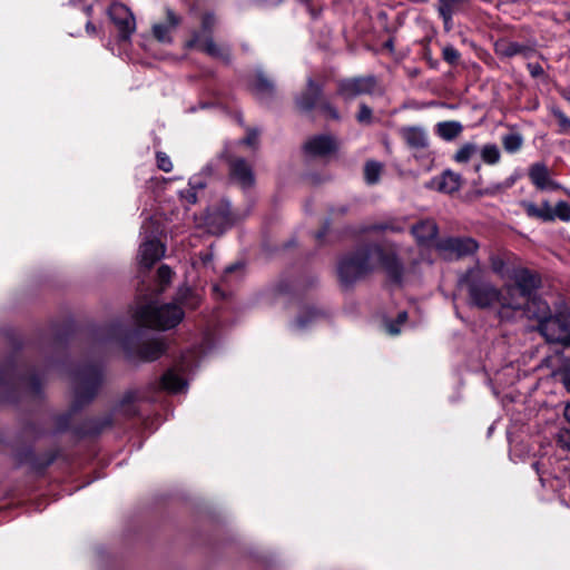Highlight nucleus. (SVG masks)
<instances>
[{
	"mask_svg": "<svg viewBox=\"0 0 570 570\" xmlns=\"http://www.w3.org/2000/svg\"><path fill=\"white\" fill-rule=\"evenodd\" d=\"M215 23V18L214 16L212 14H206L204 18H203V29L204 31H210L212 27L214 26Z\"/></svg>",
	"mask_w": 570,
	"mask_h": 570,
	"instance_id": "obj_45",
	"label": "nucleus"
},
{
	"mask_svg": "<svg viewBox=\"0 0 570 570\" xmlns=\"http://www.w3.org/2000/svg\"><path fill=\"white\" fill-rule=\"evenodd\" d=\"M156 159H157V166H158L159 169H161L165 173L171 171L173 163H171V160H170L168 155H166L165 153L159 151L156 155Z\"/></svg>",
	"mask_w": 570,
	"mask_h": 570,
	"instance_id": "obj_39",
	"label": "nucleus"
},
{
	"mask_svg": "<svg viewBox=\"0 0 570 570\" xmlns=\"http://www.w3.org/2000/svg\"><path fill=\"white\" fill-rule=\"evenodd\" d=\"M510 278L514 282V285H505L504 292L508 296V302L517 304L509 305V309H522L527 315L529 306L531 308L539 307V302L542 299L537 297L534 292L540 285V277L529 269L517 268L513 269Z\"/></svg>",
	"mask_w": 570,
	"mask_h": 570,
	"instance_id": "obj_3",
	"label": "nucleus"
},
{
	"mask_svg": "<svg viewBox=\"0 0 570 570\" xmlns=\"http://www.w3.org/2000/svg\"><path fill=\"white\" fill-rule=\"evenodd\" d=\"M407 318V314L406 312H401L399 315H397V318L395 322H392V321H387L385 323V330L389 334L391 335H397L400 332H401V328H400V324H403L405 323Z\"/></svg>",
	"mask_w": 570,
	"mask_h": 570,
	"instance_id": "obj_37",
	"label": "nucleus"
},
{
	"mask_svg": "<svg viewBox=\"0 0 570 570\" xmlns=\"http://www.w3.org/2000/svg\"><path fill=\"white\" fill-rule=\"evenodd\" d=\"M553 116L558 119V122L562 128V132L570 128V118H568L561 110H553Z\"/></svg>",
	"mask_w": 570,
	"mask_h": 570,
	"instance_id": "obj_41",
	"label": "nucleus"
},
{
	"mask_svg": "<svg viewBox=\"0 0 570 570\" xmlns=\"http://www.w3.org/2000/svg\"><path fill=\"white\" fill-rule=\"evenodd\" d=\"M230 179L243 189L254 185L255 178L250 165L243 158H235L229 163Z\"/></svg>",
	"mask_w": 570,
	"mask_h": 570,
	"instance_id": "obj_14",
	"label": "nucleus"
},
{
	"mask_svg": "<svg viewBox=\"0 0 570 570\" xmlns=\"http://www.w3.org/2000/svg\"><path fill=\"white\" fill-rule=\"evenodd\" d=\"M515 183V178L509 177L502 183L492 184L485 188L479 189L476 193L479 196H495L509 188H511Z\"/></svg>",
	"mask_w": 570,
	"mask_h": 570,
	"instance_id": "obj_30",
	"label": "nucleus"
},
{
	"mask_svg": "<svg viewBox=\"0 0 570 570\" xmlns=\"http://www.w3.org/2000/svg\"><path fill=\"white\" fill-rule=\"evenodd\" d=\"M567 336L568 337H566L563 345L570 346V324L568 325V328H567Z\"/></svg>",
	"mask_w": 570,
	"mask_h": 570,
	"instance_id": "obj_51",
	"label": "nucleus"
},
{
	"mask_svg": "<svg viewBox=\"0 0 570 570\" xmlns=\"http://www.w3.org/2000/svg\"><path fill=\"white\" fill-rule=\"evenodd\" d=\"M321 94V88L311 78L307 81L306 91L297 98V104L302 109L308 110L313 108Z\"/></svg>",
	"mask_w": 570,
	"mask_h": 570,
	"instance_id": "obj_24",
	"label": "nucleus"
},
{
	"mask_svg": "<svg viewBox=\"0 0 570 570\" xmlns=\"http://www.w3.org/2000/svg\"><path fill=\"white\" fill-rule=\"evenodd\" d=\"M187 293H189V289H188V288L180 289V291H179V301L185 299V295H186Z\"/></svg>",
	"mask_w": 570,
	"mask_h": 570,
	"instance_id": "obj_52",
	"label": "nucleus"
},
{
	"mask_svg": "<svg viewBox=\"0 0 570 570\" xmlns=\"http://www.w3.org/2000/svg\"><path fill=\"white\" fill-rule=\"evenodd\" d=\"M376 85L374 77H361L344 80L340 83L338 92L345 99H351L360 95L373 92Z\"/></svg>",
	"mask_w": 570,
	"mask_h": 570,
	"instance_id": "obj_10",
	"label": "nucleus"
},
{
	"mask_svg": "<svg viewBox=\"0 0 570 570\" xmlns=\"http://www.w3.org/2000/svg\"><path fill=\"white\" fill-rule=\"evenodd\" d=\"M480 156L485 164L495 165L501 159V151L495 144H485L480 150Z\"/></svg>",
	"mask_w": 570,
	"mask_h": 570,
	"instance_id": "obj_31",
	"label": "nucleus"
},
{
	"mask_svg": "<svg viewBox=\"0 0 570 570\" xmlns=\"http://www.w3.org/2000/svg\"><path fill=\"white\" fill-rule=\"evenodd\" d=\"M258 140V132L255 130H252L247 134V136L240 141L244 145L254 147L256 146Z\"/></svg>",
	"mask_w": 570,
	"mask_h": 570,
	"instance_id": "obj_43",
	"label": "nucleus"
},
{
	"mask_svg": "<svg viewBox=\"0 0 570 570\" xmlns=\"http://www.w3.org/2000/svg\"><path fill=\"white\" fill-rule=\"evenodd\" d=\"M371 116H372V110L367 106L361 105L360 111L357 114V120L360 122H367V121H370Z\"/></svg>",
	"mask_w": 570,
	"mask_h": 570,
	"instance_id": "obj_42",
	"label": "nucleus"
},
{
	"mask_svg": "<svg viewBox=\"0 0 570 570\" xmlns=\"http://www.w3.org/2000/svg\"><path fill=\"white\" fill-rule=\"evenodd\" d=\"M336 148V140L328 135H318L312 137L304 145L306 155L311 157H325L334 153Z\"/></svg>",
	"mask_w": 570,
	"mask_h": 570,
	"instance_id": "obj_13",
	"label": "nucleus"
},
{
	"mask_svg": "<svg viewBox=\"0 0 570 570\" xmlns=\"http://www.w3.org/2000/svg\"><path fill=\"white\" fill-rule=\"evenodd\" d=\"M542 365L552 370V372H557L559 368L563 367V357L559 353H556L553 356H548L543 360Z\"/></svg>",
	"mask_w": 570,
	"mask_h": 570,
	"instance_id": "obj_38",
	"label": "nucleus"
},
{
	"mask_svg": "<svg viewBox=\"0 0 570 570\" xmlns=\"http://www.w3.org/2000/svg\"><path fill=\"white\" fill-rule=\"evenodd\" d=\"M253 87H254L255 92L262 99L271 96L274 90L273 83L261 71H258L256 73V78H255V82H254Z\"/></svg>",
	"mask_w": 570,
	"mask_h": 570,
	"instance_id": "obj_29",
	"label": "nucleus"
},
{
	"mask_svg": "<svg viewBox=\"0 0 570 570\" xmlns=\"http://www.w3.org/2000/svg\"><path fill=\"white\" fill-rule=\"evenodd\" d=\"M529 178L541 190L561 188L560 184L551 179L548 167L542 163H535L530 167Z\"/></svg>",
	"mask_w": 570,
	"mask_h": 570,
	"instance_id": "obj_17",
	"label": "nucleus"
},
{
	"mask_svg": "<svg viewBox=\"0 0 570 570\" xmlns=\"http://www.w3.org/2000/svg\"><path fill=\"white\" fill-rule=\"evenodd\" d=\"M438 190L446 194H452L461 187V176L453 171H444L436 180Z\"/></svg>",
	"mask_w": 570,
	"mask_h": 570,
	"instance_id": "obj_22",
	"label": "nucleus"
},
{
	"mask_svg": "<svg viewBox=\"0 0 570 570\" xmlns=\"http://www.w3.org/2000/svg\"><path fill=\"white\" fill-rule=\"evenodd\" d=\"M213 173L212 166H206L199 174L189 178L188 187L179 191V198L184 205H194L198 199V193L202 191L206 185V177Z\"/></svg>",
	"mask_w": 570,
	"mask_h": 570,
	"instance_id": "obj_11",
	"label": "nucleus"
},
{
	"mask_svg": "<svg viewBox=\"0 0 570 570\" xmlns=\"http://www.w3.org/2000/svg\"><path fill=\"white\" fill-rule=\"evenodd\" d=\"M552 222L560 219L562 222H570V204L560 200L554 207L551 206Z\"/></svg>",
	"mask_w": 570,
	"mask_h": 570,
	"instance_id": "obj_34",
	"label": "nucleus"
},
{
	"mask_svg": "<svg viewBox=\"0 0 570 570\" xmlns=\"http://www.w3.org/2000/svg\"><path fill=\"white\" fill-rule=\"evenodd\" d=\"M442 57L446 62L453 65L459 60L460 53L453 46H445L442 49Z\"/></svg>",
	"mask_w": 570,
	"mask_h": 570,
	"instance_id": "obj_40",
	"label": "nucleus"
},
{
	"mask_svg": "<svg viewBox=\"0 0 570 570\" xmlns=\"http://www.w3.org/2000/svg\"><path fill=\"white\" fill-rule=\"evenodd\" d=\"M86 30H87L88 33H95L96 32V27L90 21H88L86 23Z\"/></svg>",
	"mask_w": 570,
	"mask_h": 570,
	"instance_id": "obj_48",
	"label": "nucleus"
},
{
	"mask_svg": "<svg viewBox=\"0 0 570 570\" xmlns=\"http://www.w3.org/2000/svg\"><path fill=\"white\" fill-rule=\"evenodd\" d=\"M412 234L422 246H430L436 238L438 226L432 219H425L412 227Z\"/></svg>",
	"mask_w": 570,
	"mask_h": 570,
	"instance_id": "obj_18",
	"label": "nucleus"
},
{
	"mask_svg": "<svg viewBox=\"0 0 570 570\" xmlns=\"http://www.w3.org/2000/svg\"><path fill=\"white\" fill-rule=\"evenodd\" d=\"M564 417L567 419L568 422H570V402L567 404L564 409Z\"/></svg>",
	"mask_w": 570,
	"mask_h": 570,
	"instance_id": "obj_50",
	"label": "nucleus"
},
{
	"mask_svg": "<svg viewBox=\"0 0 570 570\" xmlns=\"http://www.w3.org/2000/svg\"><path fill=\"white\" fill-rule=\"evenodd\" d=\"M435 247L444 258L454 259L475 253L479 244L471 237H449L436 242Z\"/></svg>",
	"mask_w": 570,
	"mask_h": 570,
	"instance_id": "obj_6",
	"label": "nucleus"
},
{
	"mask_svg": "<svg viewBox=\"0 0 570 570\" xmlns=\"http://www.w3.org/2000/svg\"><path fill=\"white\" fill-rule=\"evenodd\" d=\"M165 255L164 245L155 239L146 236L145 240L139 247L138 261L139 265L145 268H150L156 262H158Z\"/></svg>",
	"mask_w": 570,
	"mask_h": 570,
	"instance_id": "obj_12",
	"label": "nucleus"
},
{
	"mask_svg": "<svg viewBox=\"0 0 570 570\" xmlns=\"http://www.w3.org/2000/svg\"><path fill=\"white\" fill-rule=\"evenodd\" d=\"M108 16L118 28L120 38L129 39L135 31V18L129 9L121 3H112L108 9Z\"/></svg>",
	"mask_w": 570,
	"mask_h": 570,
	"instance_id": "obj_9",
	"label": "nucleus"
},
{
	"mask_svg": "<svg viewBox=\"0 0 570 570\" xmlns=\"http://www.w3.org/2000/svg\"><path fill=\"white\" fill-rule=\"evenodd\" d=\"M134 317L139 325L157 330H169L181 322L184 312L177 303H167L159 306L148 303L138 306Z\"/></svg>",
	"mask_w": 570,
	"mask_h": 570,
	"instance_id": "obj_4",
	"label": "nucleus"
},
{
	"mask_svg": "<svg viewBox=\"0 0 570 570\" xmlns=\"http://www.w3.org/2000/svg\"><path fill=\"white\" fill-rule=\"evenodd\" d=\"M459 285L468 292L470 304L479 308L498 305L502 309H509V305L515 304L508 302L504 287L501 291L497 288L479 267L470 268L461 276Z\"/></svg>",
	"mask_w": 570,
	"mask_h": 570,
	"instance_id": "obj_2",
	"label": "nucleus"
},
{
	"mask_svg": "<svg viewBox=\"0 0 570 570\" xmlns=\"http://www.w3.org/2000/svg\"><path fill=\"white\" fill-rule=\"evenodd\" d=\"M327 110L330 112V115L333 117V118H338V115L336 112L335 109H333L332 107L327 106Z\"/></svg>",
	"mask_w": 570,
	"mask_h": 570,
	"instance_id": "obj_53",
	"label": "nucleus"
},
{
	"mask_svg": "<svg viewBox=\"0 0 570 570\" xmlns=\"http://www.w3.org/2000/svg\"><path fill=\"white\" fill-rule=\"evenodd\" d=\"M209 261H210V256H209V255H206V256L204 257V263H205V264H207V262H209Z\"/></svg>",
	"mask_w": 570,
	"mask_h": 570,
	"instance_id": "obj_55",
	"label": "nucleus"
},
{
	"mask_svg": "<svg viewBox=\"0 0 570 570\" xmlns=\"http://www.w3.org/2000/svg\"><path fill=\"white\" fill-rule=\"evenodd\" d=\"M519 52H520V47L517 43H510L508 46L507 50L504 51V53L508 56H514Z\"/></svg>",
	"mask_w": 570,
	"mask_h": 570,
	"instance_id": "obj_46",
	"label": "nucleus"
},
{
	"mask_svg": "<svg viewBox=\"0 0 570 570\" xmlns=\"http://www.w3.org/2000/svg\"><path fill=\"white\" fill-rule=\"evenodd\" d=\"M181 19L173 10H166V21L157 22L153 26L154 37L161 43L169 45L173 42L171 33L180 24Z\"/></svg>",
	"mask_w": 570,
	"mask_h": 570,
	"instance_id": "obj_16",
	"label": "nucleus"
},
{
	"mask_svg": "<svg viewBox=\"0 0 570 570\" xmlns=\"http://www.w3.org/2000/svg\"><path fill=\"white\" fill-rule=\"evenodd\" d=\"M469 0H438V12L443 20L445 31H451L453 27V16L462 4Z\"/></svg>",
	"mask_w": 570,
	"mask_h": 570,
	"instance_id": "obj_20",
	"label": "nucleus"
},
{
	"mask_svg": "<svg viewBox=\"0 0 570 570\" xmlns=\"http://www.w3.org/2000/svg\"><path fill=\"white\" fill-rule=\"evenodd\" d=\"M187 366L188 362L186 357H184L178 368H171L167 371L161 379L163 387L173 394L185 392L187 389V382L184 379V372Z\"/></svg>",
	"mask_w": 570,
	"mask_h": 570,
	"instance_id": "obj_15",
	"label": "nucleus"
},
{
	"mask_svg": "<svg viewBox=\"0 0 570 570\" xmlns=\"http://www.w3.org/2000/svg\"><path fill=\"white\" fill-rule=\"evenodd\" d=\"M562 381H563L566 389L570 392V368L566 370Z\"/></svg>",
	"mask_w": 570,
	"mask_h": 570,
	"instance_id": "obj_47",
	"label": "nucleus"
},
{
	"mask_svg": "<svg viewBox=\"0 0 570 570\" xmlns=\"http://www.w3.org/2000/svg\"><path fill=\"white\" fill-rule=\"evenodd\" d=\"M3 380V373L0 372V382Z\"/></svg>",
	"mask_w": 570,
	"mask_h": 570,
	"instance_id": "obj_56",
	"label": "nucleus"
},
{
	"mask_svg": "<svg viewBox=\"0 0 570 570\" xmlns=\"http://www.w3.org/2000/svg\"><path fill=\"white\" fill-rule=\"evenodd\" d=\"M236 218L237 216L230 210L229 203L222 200L217 208L208 212L205 225L210 234H222L235 223Z\"/></svg>",
	"mask_w": 570,
	"mask_h": 570,
	"instance_id": "obj_7",
	"label": "nucleus"
},
{
	"mask_svg": "<svg viewBox=\"0 0 570 570\" xmlns=\"http://www.w3.org/2000/svg\"><path fill=\"white\" fill-rule=\"evenodd\" d=\"M85 11H86V13H87V14H90V12H91V7H90V6L86 7V8H85Z\"/></svg>",
	"mask_w": 570,
	"mask_h": 570,
	"instance_id": "obj_54",
	"label": "nucleus"
},
{
	"mask_svg": "<svg viewBox=\"0 0 570 570\" xmlns=\"http://www.w3.org/2000/svg\"><path fill=\"white\" fill-rule=\"evenodd\" d=\"M402 138L412 149H424L429 146V136L421 127H405L401 129Z\"/></svg>",
	"mask_w": 570,
	"mask_h": 570,
	"instance_id": "obj_19",
	"label": "nucleus"
},
{
	"mask_svg": "<svg viewBox=\"0 0 570 570\" xmlns=\"http://www.w3.org/2000/svg\"><path fill=\"white\" fill-rule=\"evenodd\" d=\"M492 269H493L497 274H499V275H501V276H504V272H503V269H504V263H503V261H502V259H500V258H493V259H492Z\"/></svg>",
	"mask_w": 570,
	"mask_h": 570,
	"instance_id": "obj_44",
	"label": "nucleus"
},
{
	"mask_svg": "<svg viewBox=\"0 0 570 570\" xmlns=\"http://www.w3.org/2000/svg\"><path fill=\"white\" fill-rule=\"evenodd\" d=\"M502 145L507 153L514 154L518 150H520V148L522 147L523 138L518 132H511V134L503 136Z\"/></svg>",
	"mask_w": 570,
	"mask_h": 570,
	"instance_id": "obj_32",
	"label": "nucleus"
},
{
	"mask_svg": "<svg viewBox=\"0 0 570 570\" xmlns=\"http://www.w3.org/2000/svg\"><path fill=\"white\" fill-rule=\"evenodd\" d=\"M244 266L242 264H234L228 266L224 275L222 277V284L215 285L214 289L216 292L220 291L223 287H229L237 281H239L243 276Z\"/></svg>",
	"mask_w": 570,
	"mask_h": 570,
	"instance_id": "obj_27",
	"label": "nucleus"
},
{
	"mask_svg": "<svg viewBox=\"0 0 570 570\" xmlns=\"http://www.w3.org/2000/svg\"><path fill=\"white\" fill-rule=\"evenodd\" d=\"M322 317V313L314 307L304 308L294 322L296 330L303 331L316 323Z\"/></svg>",
	"mask_w": 570,
	"mask_h": 570,
	"instance_id": "obj_26",
	"label": "nucleus"
},
{
	"mask_svg": "<svg viewBox=\"0 0 570 570\" xmlns=\"http://www.w3.org/2000/svg\"><path fill=\"white\" fill-rule=\"evenodd\" d=\"M462 125L458 121H443L438 124V132L445 140L454 139L461 131Z\"/></svg>",
	"mask_w": 570,
	"mask_h": 570,
	"instance_id": "obj_28",
	"label": "nucleus"
},
{
	"mask_svg": "<svg viewBox=\"0 0 570 570\" xmlns=\"http://www.w3.org/2000/svg\"><path fill=\"white\" fill-rule=\"evenodd\" d=\"M382 165L377 161H367L364 168V177L367 184L373 185L380 180Z\"/></svg>",
	"mask_w": 570,
	"mask_h": 570,
	"instance_id": "obj_33",
	"label": "nucleus"
},
{
	"mask_svg": "<svg viewBox=\"0 0 570 570\" xmlns=\"http://www.w3.org/2000/svg\"><path fill=\"white\" fill-rule=\"evenodd\" d=\"M173 272L169 266L161 265L157 271V282L159 292L165 291V287L170 283Z\"/></svg>",
	"mask_w": 570,
	"mask_h": 570,
	"instance_id": "obj_36",
	"label": "nucleus"
},
{
	"mask_svg": "<svg viewBox=\"0 0 570 570\" xmlns=\"http://www.w3.org/2000/svg\"><path fill=\"white\" fill-rule=\"evenodd\" d=\"M165 352L164 343L158 340L145 342L138 350L137 355L144 361H154Z\"/></svg>",
	"mask_w": 570,
	"mask_h": 570,
	"instance_id": "obj_23",
	"label": "nucleus"
},
{
	"mask_svg": "<svg viewBox=\"0 0 570 570\" xmlns=\"http://www.w3.org/2000/svg\"><path fill=\"white\" fill-rule=\"evenodd\" d=\"M476 151V146L474 144H465L462 146L455 154L454 159L458 163H466Z\"/></svg>",
	"mask_w": 570,
	"mask_h": 570,
	"instance_id": "obj_35",
	"label": "nucleus"
},
{
	"mask_svg": "<svg viewBox=\"0 0 570 570\" xmlns=\"http://www.w3.org/2000/svg\"><path fill=\"white\" fill-rule=\"evenodd\" d=\"M151 224H153V220L145 222V223L142 224V226H141V230H142V233H145V234H146V233L148 232L149 225H151Z\"/></svg>",
	"mask_w": 570,
	"mask_h": 570,
	"instance_id": "obj_49",
	"label": "nucleus"
},
{
	"mask_svg": "<svg viewBox=\"0 0 570 570\" xmlns=\"http://www.w3.org/2000/svg\"><path fill=\"white\" fill-rule=\"evenodd\" d=\"M187 46L189 48L197 47L199 50L208 53L212 57L223 58L225 56L224 50L214 43L212 39L207 38L202 41L198 35H195Z\"/></svg>",
	"mask_w": 570,
	"mask_h": 570,
	"instance_id": "obj_25",
	"label": "nucleus"
},
{
	"mask_svg": "<svg viewBox=\"0 0 570 570\" xmlns=\"http://www.w3.org/2000/svg\"><path fill=\"white\" fill-rule=\"evenodd\" d=\"M527 316L539 321V330L548 342L564 344L569 320L562 314L551 316L547 302L540 301L537 308L529 306Z\"/></svg>",
	"mask_w": 570,
	"mask_h": 570,
	"instance_id": "obj_5",
	"label": "nucleus"
},
{
	"mask_svg": "<svg viewBox=\"0 0 570 570\" xmlns=\"http://www.w3.org/2000/svg\"><path fill=\"white\" fill-rule=\"evenodd\" d=\"M376 264H381L389 277L400 283L402 267L394 257L384 256L379 246H371L342 257L337 265V276L344 287L353 285L371 272Z\"/></svg>",
	"mask_w": 570,
	"mask_h": 570,
	"instance_id": "obj_1",
	"label": "nucleus"
},
{
	"mask_svg": "<svg viewBox=\"0 0 570 570\" xmlns=\"http://www.w3.org/2000/svg\"><path fill=\"white\" fill-rule=\"evenodd\" d=\"M101 383V374L96 367H87L82 370L76 379L77 397L88 401L98 391Z\"/></svg>",
	"mask_w": 570,
	"mask_h": 570,
	"instance_id": "obj_8",
	"label": "nucleus"
},
{
	"mask_svg": "<svg viewBox=\"0 0 570 570\" xmlns=\"http://www.w3.org/2000/svg\"><path fill=\"white\" fill-rule=\"evenodd\" d=\"M520 206L530 218H537L542 222H552L551 205L548 200L542 202L540 206L529 200H521Z\"/></svg>",
	"mask_w": 570,
	"mask_h": 570,
	"instance_id": "obj_21",
	"label": "nucleus"
}]
</instances>
